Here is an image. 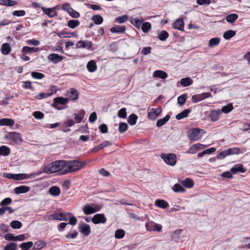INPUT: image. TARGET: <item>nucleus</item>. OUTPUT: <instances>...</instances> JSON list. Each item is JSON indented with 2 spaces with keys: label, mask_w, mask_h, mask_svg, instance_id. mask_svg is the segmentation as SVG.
Masks as SVG:
<instances>
[{
  "label": "nucleus",
  "mask_w": 250,
  "mask_h": 250,
  "mask_svg": "<svg viewBox=\"0 0 250 250\" xmlns=\"http://www.w3.org/2000/svg\"><path fill=\"white\" fill-rule=\"evenodd\" d=\"M186 99H187L186 95L183 94V95L180 96L179 97H178V99H177L178 103L180 105H182L185 103V102L186 101Z\"/></svg>",
  "instance_id": "61"
},
{
  "label": "nucleus",
  "mask_w": 250,
  "mask_h": 250,
  "mask_svg": "<svg viewBox=\"0 0 250 250\" xmlns=\"http://www.w3.org/2000/svg\"><path fill=\"white\" fill-rule=\"evenodd\" d=\"M33 245V243L31 241H29L26 243H22L21 245V248L22 250H28L29 249L31 248Z\"/></svg>",
  "instance_id": "52"
},
{
  "label": "nucleus",
  "mask_w": 250,
  "mask_h": 250,
  "mask_svg": "<svg viewBox=\"0 0 250 250\" xmlns=\"http://www.w3.org/2000/svg\"><path fill=\"white\" fill-rule=\"evenodd\" d=\"M220 42V39L218 38H213L209 41L208 46L210 47H213L217 45Z\"/></svg>",
  "instance_id": "46"
},
{
  "label": "nucleus",
  "mask_w": 250,
  "mask_h": 250,
  "mask_svg": "<svg viewBox=\"0 0 250 250\" xmlns=\"http://www.w3.org/2000/svg\"><path fill=\"white\" fill-rule=\"evenodd\" d=\"M92 20L96 24H100L103 21V18L99 15L93 16L92 18Z\"/></svg>",
  "instance_id": "50"
},
{
  "label": "nucleus",
  "mask_w": 250,
  "mask_h": 250,
  "mask_svg": "<svg viewBox=\"0 0 250 250\" xmlns=\"http://www.w3.org/2000/svg\"><path fill=\"white\" fill-rule=\"evenodd\" d=\"M146 227L148 231H160L162 227L161 225L155 223L153 222H148L146 223Z\"/></svg>",
  "instance_id": "9"
},
{
  "label": "nucleus",
  "mask_w": 250,
  "mask_h": 250,
  "mask_svg": "<svg viewBox=\"0 0 250 250\" xmlns=\"http://www.w3.org/2000/svg\"><path fill=\"white\" fill-rule=\"evenodd\" d=\"M128 20V16L126 15H124L123 16H119L117 17L114 22L118 23H122L126 21H127Z\"/></svg>",
  "instance_id": "47"
},
{
  "label": "nucleus",
  "mask_w": 250,
  "mask_h": 250,
  "mask_svg": "<svg viewBox=\"0 0 250 250\" xmlns=\"http://www.w3.org/2000/svg\"><path fill=\"white\" fill-rule=\"evenodd\" d=\"M75 124L74 121L71 119L67 120L62 125V128H67L73 126Z\"/></svg>",
  "instance_id": "62"
},
{
  "label": "nucleus",
  "mask_w": 250,
  "mask_h": 250,
  "mask_svg": "<svg viewBox=\"0 0 250 250\" xmlns=\"http://www.w3.org/2000/svg\"><path fill=\"white\" fill-rule=\"evenodd\" d=\"M238 16L236 14H231L226 16V19L229 23H233L238 19Z\"/></svg>",
  "instance_id": "38"
},
{
  "label": "nucleus",
  "mask_w": 250,
  "mask_h": 250,
  "mask_svg": "<svg viewBox=\"0 0 250 250\" xmlns=\"http://www.w3.org/2000/svg\"><path fill=\"white\" fill-rule=\"evenodd\" d=\"M8 226L5 224L0 225V237L2 236V234L8 232Z\"/></svg>",
  "instance_id": "53"
},
{
  "label": "nucleus",
  "mask_w": 250,
  "mask_h": 250,
  "mask_svg": "<svg viewBox=\"0 0 250 250\" xmlns=\"http://www.w3.org/2000/svg\"><path fill=\"white\" fill-rule=\"evenodd\" d=\"M211 97V94L209 92H204L200 94L193 95L191 98V100L193 103H197L206 98Z\"/></svg>",
  "instance_id": "8"
},
{
  "label": "nucleus",
  "mask_w": 250,
  "mask_h": 250,
  "mask_svg": "<svg viewBox=\"0 0 250 250\" xmlns=\"http://www.w3.org/2000/svg\"><path fill=\"white\" fill-rule=\"evenodd\" d=\"M87 68L90 72H94L97 69V65L94 61L91 60L87 64Z\"/></svg>",
  "instance_id": "31"
},
{
  "label": "nucleus",
  "mask_w": 250,
  "mask_h": 250,
  "mask_svg": "<svg viewBox=\"0 0 250 250\" xmlns=\"http://www.w3.org/2000/svg\"><path fill=\"white\" fill-rule=\"evenodd\" d=\"M205 133V131L203 129L192 128L188 131V138L190 140L196 141L200 139Z\"/></svg>",
  "instance_id": "2"
},
{
  "label": "nucleus",
  "mask_w": 250,
  "mask_h": 250,
  "mask_svg": "<svg viewBox=\"0 0 250 250\" xmlns=\"http://www.w3.org/2000/svg\"><path fill=\"white\" fill-rule=\"evenodd\" d=\"M80 24V21L77 20H71L67 21V26L72 29L77 27Z\"/></svg>",
  "instance_id": "39"
},
{
  "label": "nucleus",
  "mask_w": 250,
  "mask_h": 250,
  "mask_svg": "<svg viewBox=\"0 0 250 250\" xmlns=\"http://www.w3.org/2000/svg\"><path fill=\"white\" fill-rule=\"evenodd\" d=\"M153 76L162 79H166L168 76L167 73L162 70L155 71L153 73Z\"/></svg>",
  "instance_id": "30"
},
{
  "label": "nucleus",
  "mask_w": 250,
  "mask_h": 250,
  "mask_svg": "<svg viewBox=\"0 0 250 250\" xmlns=\"http://www.w3.org/2000/svg\"><path fill=\"white\" fill-rule=\"evenodd\" d=\"M31 75L33 78L38 80L42 79L45 77L44 74L37 72H32Z\"/></svg>",
  "instance_id": "55"
},
{
  "label": "nucleus",
  "mask_w": 250,
  "mask_h": 250,
  "mask_svg": "<svg viewBox=\"0 0 250 250\" xmlns=\"http://www.w3.org/2000/svg\"><path fill=\"white\" fill-rule=\"evenodd\" d=\"M53 164L56 172H60L62 174H65L64 173L65 168V160L55 161L53 162Z\"/></svg>",
  "instance_id": "5"
},
{
  "label": "nucleus",
  "mask_w": 250,
  "mask_h": 250,
  "mask_svg": "<svg viewBox=\"0 0 250 250\" xmlns=\"http://www.w3.org/2000/svg\"><path fill=\"white\" fill-rule=\"evenodd\" d=\"M125 236V231L122 229L117 230L115 233V237L117 239H122Z\"/></svg>",
  "instance_id": "58"
},
{
  "label": "nucleus",
  "mask_w": 250,
  "mask_h": 250,
  "mask_svg": "<svg viewBox=\"0 0 250 250\" xmlns=\"http://www.w3.org/2000/svg\"><path fill=\"white\" fill-rule=\"evenodd\" d=\"M227 150L228 154L229 155L238 154L240 152L239 149L238 148H236V147L229 148Z\"/></svg>",
  "instance_id": "60"
},
{
  "label": "nucleus",
  "mask_w": 250,
  "mask_h": 250,
  "mask_svg": "<svg viewBox=\"0 0 250 250\" xmlns=\"http://www.w3.org/2000/svg\"><path fill=\"white\" fill-rule=\"evenodd\" d=\"M168 33L165 30L158 33V38L161 41H165L168 37Z\"/></svg>",
  "instance_id": "35"
},
{
  "label": "nucleus",
  "mask_w": 250,
  "mask_h": 250,
  "mask_svg": "<svg viewBox=\"0 0 250 250\" xmlns=\"http://www.w3.org/2000/svg\"><path fill=\"white\" fill-rule=\"evenodd\" d=\"M68 101V99L66 98H63L62 97L55 98L53 100V103L52 104V106L58 109H60V108L57 106V104H59L62 105H64L66 104Z\"/></svg>",
  "instance_id": "10"
},
{
  "label": "nucleus",
  "mask_w": 250,
  "mask_h": 250,
  "mask_svg": "<svg viewBox=\"0 0 250 250\" xmlns=\"http://www.w3.org/2000/svg\"><path fill=\"white\" fill-rule=\"evenodd\" d=\"M10 152L9 147L5 146H2L0 147V155L6 156H8Z\"/></svg>",
  "instance_id": "37"
},
{
  "label": "nucleus",
  "mask_w": 250,
  "mask_h": 250,
  "mask_svg": "<svg viewBox=\"0 0 250 250\" xmlns=\"http://www.w3.org/2000/svg\"><path fill=\"white\" fill-rule=\"evenodd\" d=\"M79 229L81 232L85 236L89 235L91 232L90 226L85 223H83L80 226Z\"/></svg>",
  "instance_id": "17"
},
{
  "label": "nucleus",
  "mask_w": 250,
  "mask_h": 250,
  "mask_svg": "<svg viewBox=\"0 0 250 250\" xmlns=\"http://www.w3.org/2000/svg\"><path fill=\"white\" fill-rule=\"evenodd\" d=\"M0 3L5 6H12L16 5L17 2L12 0H0Z\"/></svg>",
  "instance_id": "43"
},
{
  "label": "nucleus",
  "mask_w": 250,
  "mask_h": 250,
  "mask_svg": "<svg viewBox=\"0 0 250 250\" xmlns=\"http://www.w3.org/2000/svg\"><path fill=\"white\" fill-rule=\"evenodd\" d=\"M62 9L63 11H64L68 13L72 8L70 6V5L69 3H65L62 4Z\"/></svg>",
  "instance_id": "64"
},
{
  "label": "nucleus",
  "mask_w": 250,
  "mask_h": 250,
  "mask_svg": "<svg viewBox=\"0 0 250 250\" xmlns=\"http://www.w3.org/2000/svg\"><path fill=\"white\" fill-rule=\"evenodd\" d=\"M172 189L175 192H184L185 191V189L179 184H175L172 188Z\"/></svg>",
  "instance_id": "48"
},
{
  "label": "nucleus",
  "mask_w": 250,
  "mask_h": 250,
  "mask_svg": "<svg viewBox=\"0 0 250 250\" xmlns=\"http://www.w3.org/2000/svg\"><path fill=\"white\" fill-rule=\"evenodd\" d=\"M126 109L125 108H122L118 111V116L120 118L125 119L126 117Z\"/></svg>",
  "instance_id": "59"
},
{
  "label": "nucleus",
  "mask_w": 250,
  "mask_h": 250,
  "mask_svg": "<svg viewBox=\"0 0 250 250\" xmlns=\"http://www.w3.org/2000/svg\"><path fill=\"white\" fill-rule=\"evenodd\" d=\"M67 96L68 100H76L79 97L78 91L73 88H71L67 91Z\"/></svg>",
  "instance_id": "15"
},
{
  "label": "nucleus",
  "mask_w": 250,
  "mask_h": 250,
  "mask_svg": "<svg viewBox=\"0 0 250 250\" xmlns=\"http://www.w3.org/2000/svg\"><path fill=\"white\" fill-rule=\"evenodd\" d=\"M30 188L26 186H20L14 189L15 192L17 194L25 193L29 191Z\"/></svg>",
  "instance_id": "19"
},
{
  "label": "nucleus",
  "mask_w": 250,
  "mask_h": 250,
  "mask_svg": "<svg viewBox=\"0 0 250 250\" xmlns=\"http://www.w3.org/2000/svg\"><path fill=\"white\" fill-rule=\"evenodd\" d=\"M7 210L8 211L10 214L14 211V210L10 207H4L0 208V215L3 214Z\"/></svg>",
  "instance_id": "56"
},
{
  "label": "nucleus",
  "mask_w": 250,
  "mask_h": 250,
  "mask_svg": "<svg viewBox=\"0 0 250 250\" xmlns=\"http://www.w3.org/2000/svg\"><path fill=\"white\" fill-rule=\"evenodd\" d=\"M236 34V32L234 30H229L226 31L223 34V37L226 40H229L234 37Z\"/></svg>",
  "instance_id": "41"
},
{
  "label": "nucleus",
  "mask_w": 250,
  "mask_h": 250,
  "mask_svg": "<svg viewBox=\"0 0 250 250\" xmlns=\"http://www.w3.org/2000/svg\"><path fill=\"white\" fill-rule=\"evenodd\" d=\"M85 165V163L84 161H81L78 159L65 161V168L64 173L66 174L78 171L82 168Z\"/></svg>",
  "instance_id": "1"
},
{
  "label": "nucleus",
  "mask_w": 250,
  "mask_h": 250,
  "mask_svg": "<svg viewBox=\"0 0 250 250\" xmlns=\"http://www.w3.org/2000/svg\"><path fill=\"white\" fill-rule=\"evenodd\" d=\"M144 21V19L142 17L139 18H132L130 19L131 23L138 29H140L141 23Z\"/></svg>",
  "instance_id": "23"
},
{
  "label": "nucleus",
  "mask_w": 250,
  "mask_h": 250,
  "mask_svg": "<svg viewBox=\"0 0 250 250\" xmlns=\"http://www.w3.org/2000/svg\"><path fill=\"white\" fill-rule=\"evenodd\" d=\"M72 215V213L70 212L60 213L59 214H54L50 215L49 219L51 220H58L60 221H67L69 217Z\"/></svg>",
  "instance_id": "6"
},
{
  "label": "nucleus",
  "mask_w": 250,
  "mask_h": 250,
  "mask_svg": "<svg viewBox=\"0 0 250 250\" xmlns=\"http://www.w3.org/2000/svg\"><path fill=\"white\" fill-rule=\"evenodd\" d=\"M101 208V207H100L97 205H94V207H91L88 205H86L83 207V211L84 214L89 215L99 211Z\"/></svg>",
  "instance_id": "7"
},
{
  "label": "nucleus",
  "mask_w": 250,
  "mask_h": 250,
  "mask_svg": "<svg viewBox=\"0 0 250 250\" xmlns=\"http://www.w3.org/2000/svg\"><path fill=\"white\" fill-rule=\"evenodd\" d=\"M189 112H190V110L189 109H186V110L183 111L182 112H181V113L178 114L176 116V118L178 120H181L184 118L187 117L188 116Z\"/></svg>",
  "instance_id": "40"
},
{
  "label": "nucleus",
  "mask_w": 250,
  "mask_h": 250,
  "mask_svg": "<svg viewBox=\"0 0 250 250\" xmlns=\"http://www.w3.org/2000/svg\"><path fill=\"white\" fill-rule=\"evenodd\" d=\"M138 117L134 114H131L128 117L127 122L128 124L131 125H134L137 122Z\"/></svg>",
  "instance_id": "42"
},
{
  "label": "nucleus",
  "mask_w": 250,
  "mask_h": 250,
  "mask_svg": "<svg viewBox=\"0 0 250 250\" xmlns=\"http://www.w3.org/2000/svg\"><path fill=\"white\" fill-rule=\"evenodd\" d=\"M6 137L12 140L16 144H20L22 141L21 135L17 132H10Z\"/></svg>",
  "instance_id": "11"
},
{
  "label": "nucleus",
  "mask_w": 250,
  "mask_h": 250,
  "mask_svg": "<svg viewBox=\"0 0 250 250\" xmlns=\"http://www.w3.org/2000/svg\"><path fill=\"white\" fill-rule=\"evenodd\" d=\"M11 49L8 43H4L2 44L0 51L2 54L5 55H8L11 52Z\"/></svg>",
  "instance_id": "25"
},
{
  "label": "nucleus",
  "mask_w": 250,
  "mask_h": 250,
  "mask_svg": "<svg viewBox=\"0 0 250 250\" xmlns=\"http://www.w3.org/2000/svg\"><path fill=\"white\" fill-rule=\"evenodd\" d=\"M17 248V245L16 243L14 242H11L9 244H7L4 247V250H16Z\"/></svg>",
  "instance_id": "57"
},
{
  "label": "nucleus",
  "mask_w": 250,
  "mask_h": 250,
  "mask_svg": "<svg viewBox=\"0 0 250 250\" xmlns=\"http://www.w3.org/2000/svg\"><path fill=\"white\" fill-rule=\"evenodd\" d=\"M125 31V27L124 25H115L110 29L112 33H123Z\"/></svg>",
  "instance_id": "20"
},
{
  "label": "nucleus",
  "mask_w": 250,
  "mask_h": 250,
  "mask_svg": "<svg viewBox=\"0 0 250 250\" xmlns=\"http://www.w3.org/2000/svg\"><path fill=\"white\" fill-rule=\"evenodd\" d=\"M54 165L53 162H52L44 166L43 167V172L46 174L56 173Z\"/></svg>",
  "instance_id": "21"
},
{
  "label": "nucleus",
  "mask_w": 250,
  "mask_h": 250,
  "mask_svg": "<svg viewBox=\"0 0 250 250\" xmlns=\"http://www.w3.org/2000/svg\"><path fill=\"white\" fill-rule=\"evenodd\" d=\"M173 27L175 29H178L180 31H184V23L182 19H179L177 20L173 24Z\"/></svg>",
  "instance_id": "18"
},
{
  "label": "nucleus",
  "mask_w": 250,
  "mask_h": 250,
  "mask_svg": "<svg viewBox=\"0 0 250 250\" xmlns=\"http://www.w3.org/2000/svg\"><path fill=\"white\" fill-rule=\"evenodd\" d=\"M180 83L183 86L186 87L190 85L192 83V81L189 77H186L181 80Z\"/></svg>",
  "instance_id": "34"
},
{
  "label": "nucleus",
  "mask_w": 250,
  "mask_h": 250,
  "mask_svg": "<svg viewBox=\"0 0 250 250\" xmlns=\"http://www.w3.org/2000/svg\"><path fill=\"white\" fill-rule=\"evenodd\" d=\"M202 145L200 144H197L192 146L189 150L187 152V153L189 154H195L199 150L201 149Z\"/></svg>",
  "instance_id": "29"
},
{
  "label": "nucleus",
  "mask_w": 250,
  "mask_h": 250,
  "mask_svg": "<svg viewBox=\"0 0 250 250\" xmlns=\"http://www.w3.org/2000/svg\"><path fill=\"white\" fill-rule=\"evenodd\" d=\"M151 25L149 22H145L142 23L141 29L144 33H147L151 29Z\"/></svg>",
  "instance_id": "45"
},
{
  "label": "nucleus",
  "mask_w": 250,
  "mask_h": 250,
  "mask_svg": "<svg viewBox=\"0 0 250 250\" xmlns=\"http://www.w3.org/2000/svg\"><path fill=\"white\" fill-rule=\"evenodd\" d=\"M182 185L188 188H190L194 185L193 181L190 178H186L181 182Z\"/></svg>",
  "instance_id": "32"
},
{
  "label": "nucleus",
  "mask_w": 250,
  "mask_h": 250,
  "mask_svg": "<svg viewBox=\"0 0 250 250\" xmlns=\"http://www.w3.org/2000/svg\"><path fill=\"white\" fill-rule=\"evenodd\" d=\"M128 129V125L125 123H121L119 125L118 130L121 133L125 132Z\"/></svg>",
  "instance_id": "49"
},
{
  "label": "nucleus",
  "mask_w": 250,
  "mask_h": 250,
  "mask_svg": "<svg viewBox=\"0 0 250 250\" xmlns=\"http://www.w3.org/2000/svg\"><path fill=\"white\" fill-rule=\"evenodd\" d=\"M92 46V42L91 41H79L76 44L77 48H85L90 49Z\"/></svg>",
  "instance_id": "16"
},
{
  "label": "nucleus",
  "mask_w": 250,
  "mask_h": 250,
  "mask_svg": "<svg viewBox=\"0 0 250 250\" xmlns=\"http://www.w3.org/2000/svg\"><path fill=\"white\" fill-rule=\"evenodd\" d=\"M161 112L162 109L161 107L152 108L151 110L148 113V117L151 120H155L159 116Z\"/></svg>",
  "instance_id": "12"
},
{
  "label": "nucleus",
  "mask_w": 250,
  "mask_h": 250,
  "mask_svg": "<svg viewBox=\"0 0 250 250\" xmlns=\"http://www.w3.org/2000/svg\"><path fill=\"white\" fill-rule=\"evenodd\" d=\"M92 221L94 224L104 223L106 221V218L103 214H97L93 216Z\"/></svg>",
  "instance_id": "13"
},
{
  "label": "nucleus",
  "mask_w": 250,
  "mask_h": 250,
  "mask_svg": "<svg viewBox=\"0 0 250 250\" xmlns=\"http://www.w3.org/2000/svg\"><path fill=\"white\" fill-rule=\"evenodd\" d=\"M161 157L170 166H173L176 163V156L174 154H162Z\"/></svg>",
  "instance_id": "4"
},
{
  "label": "nucleus",
  "mask_w": 250,
  "mask_h": 250,
  "mask_svg": "<svg viewBox=\"0 0 250 250\" xmlns=\"http://www.w3.org/2000/svg\"><path fill=\"white\" fill-rule=\"evenodd\" d=\"M46 245L44 241L40 240L36 242L33 247V250H41L44 248Z\"/></svg>",
  "instance_id": "33"
},
{
  "label": "nucleus",
  "mask_w": 250,
  "mask_h": 250,
  "mask_svg": "<svg viewBox=\"0 0 250 250\" xmlns=\"http://www.w3.org/2000/svg\"><path fill=\"white\" fill-rule=\"evenodd\" d=\"M41 9L43 13L47 15L49 18H54L57 16V11L60 10L59 5H56L52 8H45L42 7Z\"/></svg>",
  "instance_id": "3"
},
{
  "label": "nucleus",
  "mask_w": 250,
  "mask_h": 250,
  "mask_svg": "<svg viewBox=\"0 0 250 250\" xmlns=\"http://www.w3.org/2000/svg\"><path fill=\"white\" fill-rule=\"evenodd\" d=\"M227 150L222 151L219 152L217 155L218 159L222 160L225 158L226 156H228Z\"/></svg>",
  "instance_id": "63"
},
{
  "label": "nucleus",
  "mask_w": 250,
  "mask_h": 250,
  "mask_svg": "<svg viewBox=\"0 0 250 250\" xmlns=\"http://www.w3.org/2000/svg\"><path fill=\"white\" fill-rule=\"evenodd\" d=\"M233 109V106L231 104H229L226 106L222 107L221 109V113L224 112L225 113H228L230 112Z\"/></svg>",
  "instance_id": "54"
},
{
  "label": "nucleus",
  "mask_w": 250,
  "mask_h": 250,
  "mask_svg": "<svg viewBox=\"0 0 250 250\" xmlns=\"http://www.w3.org/2000/svg\"><path fill=\"white\" fill-rule=\"evenodd\" d=\"M170 119L169 115H167L163 119H159L157 121L156 123V126L158 127H161L164 125Z\"/></svg>",
  "instance_id": "36"
},
{
  "label": "nucleus",
  "mask_w": 250,
  "mask_h": 250,
  "mask_svg": "<svg viewBox=\"0 0 250 250\" xmlns=\"http://www.w3.org/2000/svg\"><path fill=\"white\" fill-rule=\"evenodd\" d=\"M49 193L53 196H58L61 193V190L57 186H52L49 188Z\"/></svg>",
  "instance_id": "26"
},
{
  "label": "nucleus",
  "mask_w": 250,
  "mask_h": 250,
  "mask_svg": "<svg viewBox=\"0 0 250 250\" xmlns=\"http://www.w3.org/2000/svg\"><path fill=\"white\" fill-rule=\"evenodd\" d=\"M155 205L162 208H166L168 206V204L167 202L160 199L156 200Z\"/></svg>",
  "instance_id": "44"
},
{
  "label": "nucleus",
  "mask_w": 250,
  "mask_h": 250,
  "mask_svg": "<svg viewBox=\"0 0 250 250\" xmlns=\"http://www.w3.org/2000/svg\"><path fill=\"white\" fill-rule=\"evenodd\" d=\"M14 124V121L11 119L3 118L0 120V125H6L11 126Z\"/></svg>",
  "instance_id": "28"
},
{
  "label": "nucleus",
  "mask_w": 250,
  "mask_h": 250,
  "mask_svg": "<svg viewBox=\"0 0 250 250\" xmlns=\"http://www.w3.org/2000/svg\"><path fill=\"white\" fill-rule=\"evenodd\" d=\"M221 114V111L220 110H213L210 112V117L211 121L215 122L217 121Z\"/></svg>",
  "instance_id": "27"
},
{
  "label": "nucleus",
  "mask_w": 250,
  "mask_h": 250,
  "mask_svg": "<svg viewBox=\"0 0 250 250\" xmlns=\"http://www.w3.org/2000/svg\"><path fill=\"white\" fill-rule=\"evenodd\" d=\"M231 172L234 174H236L239 172L241 173H245L246 172V169L243 167L242 165L236 164L231 168Z\"/></svg>",
  "instance_id": "22"
},
{
  "label": "nucleus",
  "mask_w": 250,
  "mask_h": 250,
  "mask_svg": "<svg viewBox=\"0 0 250 250\" xmlns=\"http://www.w3.org/2000/svg\"><path fill=\"white\" fill-rule=\"evenodd\" d=\"M39 51L38 47H30L27 46H24L22 48L21 51L23 54L32 53Z\"/></svg>",
  "instance_id": "24"
},
{
  "label": "nucleus",
  "mask_w": 250,
  "mask_h": 250,
  "mask_svg": "<svg viewBox=\"0 0 250 250\" xmlns=\"http://www.w3.org/2000/svg\"><path fill=\"white\" fill-rule=\"evenodd\" d=\"M10 226L14 229H19L22 226V224L21 222L17 220L12 221L10 223Z\"/></svg>",
  "instance_id": "51"
},
{
  "label": "nucleus",
  "mask_w": 250,
  "mask_h": 250,
  "mask_svg": "<svg viewBox=\"0 0 250 250\" xmlns=\"http://www.w3.org/2000/svg\"><path fill=\"white\" fill-rule=\"evenodd\" d=\"M48 59L56 64L62 61L63 57L58 54L52 53L48 56Z\"/></svg>",
  "instance_id": "14"
}]
</instances>
